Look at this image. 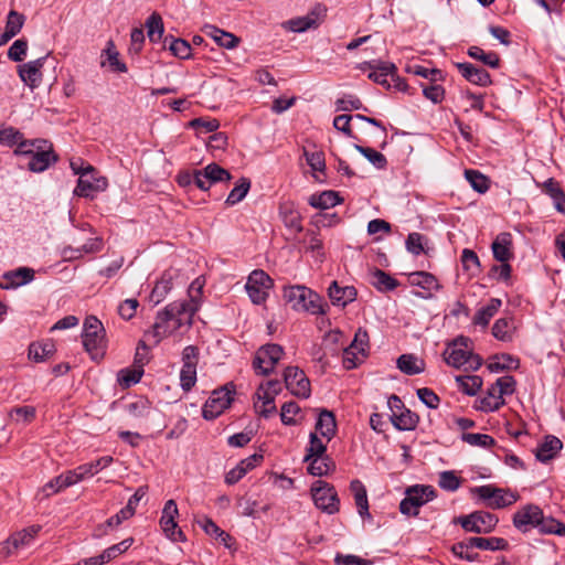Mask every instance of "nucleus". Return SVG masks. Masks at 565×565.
Returning a JSON list of instances; mask_svg holds the SVG:
<instances>
[{"label": "nucleus", "mask_w": 565, "mask_h": 565, "mask_svg": "<svg viewBox=\"0 0 565 565\" xmlns=\"http://www.w3.org/2000/svg\"><path fill=\"white\" fill-rule=\"evenodd\" d=\"M184 308L183 305L174 301L158 312L152 329L145 333L151 344L157 345L163 338L173 334L183 326L192 324V318L184 311Z\"/></svg>", "instance_id": "1"}, {"label": "nucleus", "mask_w": 565, "mask_h": 565, "mask_svg": "<svg viewBox=\"0 0 565 565\" xmlns=\"http://www.w3.org/2000/svg\"><path fill=\"white\" fill-rule=\"evenodd\" d=\"M445 362L466 371H477L482 365V359L473 353L472 341L467 337H458L444 352Z\"/></svg>", "instance_id": "2"}, {"label": "nucleus", "mask_w": 565, "mask_h": 565, "mask_svg": "<svg viewBox=\"0 0 565 565\" xmlns=\"http://www.w3.org/2000/svg\"><path fill=\"white\" fill-rule=\"evenodd\" d=\"M71 169L78 175L74 194L82 198H94L98 192L106 190L108 182L105 177L98 175L95 168L84 163L81 159L71 161Z\"/></svg>", "instance_id": "3"}, {"label": "nucleus", "mask_w": 565, "mask_h": 565, "mask_svg": "<svg viewBox=\"0 0 565 565\" xmlns=\"http://www.w3.org/2000/svg\"><path fill=\"white\" fill-rule=\"evenodd\" d=\"M282 297L295 311L311 315L324 313L321 297L305 286L297 285L285 287Z\"/></svg>", "instance_id": "4"}, {"label": "nucleus", "mask_w": 565, "mask_h": 565, "mask_svg": "<svg viewBox=\"0 0 565 565\" xmlns=\"http://www.w3.org/2000/svg\"><path fill=\"white\" fill-rule=\"evenodd\" d=\"M82 339L85 350L93 360H99L104 356L106 350L105 330L96 317L89 316L85 319Z\"/></svg>", "instance_id": "5"}, {"label": "nucleus", "mask_w": 565, "mask_h": 565, "mask_svg": "<svg viewBox=\"0 0 565 565\" xmlns=\"http://www.w3.org/2000/svg\"><path fill=\"white\" fill-rule=\"evenodd\" d=\"M436 491L431 486L415 484L406 488L405 497L399 503L402 514L416 516L419 508L434 500Z\"/></svg>", "instance_id": "6"}, {"label": "nucleus", "mask_w": 565, "mask_h": 565, "mask_svg": "<svg viewBox=\"0 0 565 565\" xmlns=\"http://www.w3.org/2000/svg\"><path fill=\"white\" fill-rule=\"evenodd\" d=\"M281 383L277 380H270L262 383L255 393V411L266 418L275 414V398L281 392Z\"/></svg>", "instance_id": "7"}, {"label": "nucleus", "mask_w": 565, "mask_h": 565, "mask_svg": "<svg viewBox=\"0 0 565 565\" xmlns=\"http://www.w3.org/2000/svg\"><path fill=\"white\" fill-rule=\"evenodd\" d=\"M311 497L315 505L324 513L334 514L339 511L340 500L333 486L317 480L311 486Z\"/></svg>", "instance_id": "8"}, {"label": "nucleus", "mask_w": 565, "mask_h": 565, "mask_svg": "<svg viewBox=\"0 0 565 565\" xmlns=\"http://www.w3.org/2000/svg\"><path fill=\"white\" fill-rule=\"evenodd\" d=\"M457 522L467 532H473L478 534H487L492 532L499 519L497 515L487 511H476L468 515L459 516Z\"/></svg>", "instance_id": "9"}, {"label": "nucleus", "mask_w": 565, "mask_h": 565, "mask_svg": "<svg viewBox=\"0 0 565 565\" xmlns=\"http://www.w3.org/2000/svg\"><path fill=\"white\" fill-rule=\"evenodd\" d=\"M273 285V279L264 270H254L248 276L245 289L252 302L260 305L268 298Z\"/></svg>", "instance_id": "10"}, {"label": "nucleus", "mask_w": 565, "mask_h": 565, "mask_svg": "<svg viewBox=\"0 0 565 565\" xmlns=\"http://www.w3.org/2000/svg\"><path fill=\"white\" fill-rule=\"evenodd\" d=\"M199 350L194 345H188L182 351V367L180 371V386L189 392L196 383V365Z\"/></svg>", "instance_id": "11"}, {"label": "nucleus", "mask_w": 565, "mask_h": 565, "mask_svg": "<svg viewBox=\"0 0 565 565\" xmlns=\"http://www.w3.org/2000/svg\"><path fill=\"white\" fill-rule=\"evenodd\" d=\"M40 530L41 527L39 525H32L13 533L2 543L0 547V556L2 558H7L15 554L18 551L28 547L34 541Z\"/></svg>", "instance_id": "12"}, {"label": "nucleus", "mask_w": 565, "mask_h": 565, "mask_svg": "<svg viewBox=\"0 0 565 565\" xmlns=\"http://www.w3.org/2000/svg\"><path fill=\"white\" fill-rule=\"evenodd\" d=\"M284 354L282 347L278 344H266L256 352L253 366L257 374L267 375L270 373Z\"/></svg>", "instance_id": "13"}, {"label": "nucleus", "mask_w": 565, "mask_h": 565, "mask_svg": "<svg viewBox=\"0 0 565 565\" xmlns=\"http://www.w3.org/2000/svg\"><path fill=\"white\" fill-rule=\"evenodd\" d=\"M233 401V391L228 386L214 390L202 408L205 419H214L220 416Z\"/></svg>", "instance_id": "14"}, {"label": "nucleus", "mask_w": 565, "mask_h": 565, "mask_svg": "<svg viewBox=\"0 0 565 565\" xmlns=\"http://www.w3.org/2000/svg\"><path fill=\"white\" fill-rule=\"evenodd\" d=\"M178 515L179 510L175 501L173 499L168 500L162 509L160 526L167 539L173 542H184L185 536L175 522Z\"/></svg>", "instance_id": "15"}, {"label": "nucleus", "mask_w": 565, "mask_h": 565, "mask_svg": "<svg viewBox=\"0 0 565 565\" xmlns=\"http://www.w3.org/2000/svg\"><path fill=\"white\" fill-rule=\"evenodd\" d=\"M542 512L543 510L536 504H525L513 514V525L522 533L537 529L539 522L542 520Z\"/></svg>", "instance_id": "16"}, {"label": "nucleus", "mask_w": 565, "mask_h": 565, "mask_svg": "<svg viewBox=\"0 0 565 565\" xmlns=\"http://www.w3.org/2000/svg\"><path fill=\"white\" fill-rule=\"evenodd\" d=\"M287 390L295 396L307 398L310 396V382L303 371L297 366H288L284 373Z\"/></svg>", "instance_id": "17"}, {"label": "nucleus", "mask_w": 565, "mask_h": 565, "mask_svg": "<svg viewBox=\"0 0 565 565\" xmlns=\"http://www.w3.org/2000/svg\"><path fill=\"white\" fill-rule=\"evenodd\" d=\"M230 179V172L217 163H210L194 173V183L203 191L209 190L213 183L228 181Z\"/></svg>", "instance_id": "18"}, {"label": "nucleus", "mask_w": 565, "mask_h": 565, "mask_svg": "<svg viewBox=\"0 0 565 565\" xmlns=\"http://www.w3.org/2000/svg\"><path fill=\"white\" fill-rule=\"evenodd\" d=\"M361 71L370 70L369 78L373 82L386 87L391 88V76H394V72L396 71L395 64L391 62L383 61H372V62H363L358 66Z\"/></svg>", "instance_id": "19"}, {"label": "nucleus", "mask_w": 565, "mask_h": 565, "mask_svg": "<svg viewBox=\"0 0 565 565\" xmlns=\"http://www.w3.org/2000/svg\"><path fill=\"white\" fill-rule=\"evenodd\" d=\"M324 8L317 7L305 17H297L288 21H285L282 23V28L287 31L296 33L306 32L310 29H316L319 26L324 15Z\"/></svg>", "instance_id": "20"}, {"label": "nucleus", "mask_w": 565, "mask_h": 565, "mask_svg": "<svg viewBox=\"0 0 565 565\" xmlns=\"http://www.w3.org/2000/svg\"><path fill=\"white\" fill-rule=\"evenodd\" d=\"M57 160L52 145L46 140H39L36 151L30 157L28 168L32 172H43Z\"/></svg>", "instance_id": "21"}, {"label": "nucleus", "mask_w": 565, "mask_h": 565, "mask_svg": "<svg viewBox=\"0 0 565 565\" xmlns=\"http://www.w3.org/2000/svg\"><path fill=\"white\" fill-rule=\"evenodd\" d=\"M46 61V56L23 63L18 66L20 79L31 89L38 88L43 78L42 68Z\"/></svg>", "instance_id": "22"}, {"label": "nucleus", "mask_w": 565, "mask_h": 565, "mask_svg": "<svg viewBox=\"0 0 565 565\" xmlns=\"http://www.w3.org/2000/svg\"><path fill=\"white\" fill-rule=\"evenodd\" d=\"M491 249L494 259L500 263L510 262L513 259L514 253L511 233H499L492 242Z\"/></svg>", "instance_id": "23"}, {"label": "nucleus", "mask_w": 565, "mask_h": 565, "mask_svg": "<svg viewBox=\"0 0 565 565\" xmlns=\"http://www.w3.org/2000/svg\"><path fill=\"white\" fill-rule=\"evenodd\" d=\"M328 295L334 306L345 307L356 299L358 291L353 286H342L334 280L328 288Z\"/></svg>", "instance_id": "24"}, {"label": "nucleus", "mask_w": 565, "mask_h": 565, "mask_svg": "<svg viewBox=\"0 0 565 565\" xmlns=\"http://www.w3.org/2000/svg\"><path fill=\"white\" fill-rule=\"evenodd\" d=\"M178 271L174 269L166 270L161 277L157 280L152 291L150 294V301L154 305H159L173 287V280L177 278Z\"/></svg>", "instance_id": "25"}, {"label": "nucleus", "mask_w": 565, "mask_h": 565, "mask_svg": "<svg viewBox=\"0 0 565 565\" xmlns=\"http://www.w3.org/2000/svg\"><path fill=\"white\" fill-rule=\"evenodd\" d=\"M203 32L210 36L218 46L233 50L238 46L241 39L231 32L224 31L213 24L203 26Z\"/></svg>", "instance_id": "26"}, {"label": "nucleus", "mask_w": 565, "mask_h": 565, "mask_svg": "<svg viewBox=\"0 0 565 565\" xmlns=\"http://www.w3.org/2000/svg\"><path fill=\"white\" fill-rule=\"evenodd\" d=\"M457 68L467 81L475 85L488 86L491 84L489 73L471 63H458Z\"/></svg>", "instance_id": "27"}, {"label": "nucleus", "mask_w": 565, "mask_h": 565, "mask_svg": "<svg viewBox=\"0 0 565 565\" xmlns=\"http://www.w3.org/2000/svg\"><path fill=\"white\" fill-rule=\"evenodd\" d=\"M263 459L262 455L254 454L243 459L235 468L231 469L225 476L227 484H235L238 482L249 470L255 468Z\"/></svg>", "instance_id": "28"}, {"label": "nucleus", "mask_w": 565, "mask_h": 565, "mask_svg": "<svg viewBox=\"0 0 565 565\" xmlns=\"http://www.w3.org/2000/svg\"><path fill=\"white\" fill-rule=\"evenodd\" d=\"M34 278V270L28 267H20L10 270L3 275V282L1 287L4 289L20 287L32 281Z\"/></svg>", "instance_id": "29"}, {"label": "nucleus", "mask_w": 565, "mask_h": 565, "mask_svg": "<svg viewBox=\"0 0 565 565\" xmlns=\"http://www.w3.org/2000/svg\"><path fill=\"white\" fill-rule=\"evenodd\" d=\"M562 447L563 444L557 437L547 436L544 441L539 445L535 456L541 462H547L561 451Z\"/></svg>", "instance_id": "30"}, {"label": "nucleus", "mask_w": 565, "mask_h": 565, "mask_svg": "<svg viewBox=\"0 0 565 565\" xmlns=\"http://www.w3.org/2000/svg\"><path fill=\"white\" fill-rule=\"evenodd\" d=\"M515 331L516 326L512 318H500L492 326V335L502 342H511Z\"/></svg>", "instance_id": "31"}, {"label": "nucleus", "mask_w": 565, "mask_h": 565, "mask_svg": "<svg viewBox=\"0 0 565 565\" xmlns=\"http://www.w3.org/2000/svg\"><path fill=\"white\" fill-rule=\"evenodd\" d=\"M350 489L353 493L355 505L358 509V513L361 518H371V514L369 512V500H367V493L364 484L355 479L352 480L350 483Z\"/></svg>", "instance_id": "32"}, {"label": "nucleus", "mask_w": 565, "mask_h": 565, "mask_svg": "<svg viewBox=\"0 0 565 565\" xmlns=\"http://www.w3.org/2000/svg\"><path fill=\"white\" fill-rule=\"evenodd\" d=\"M502 306V301L499 298H491L487 305L481 307L475 315L472 322L473 324L486 328L494 315L499 311Z\"/></svg>", "instance_id": "33"}, {"label": "nucleus", "mask_w": 565, "mask_h": 565, "mask_svg": "<svg viewBox=\"0 0 565 565\" xmlns=\"http://www.w3.org/2000/svg\"><path fill=\"white\" fill-rule=\"evenodd\" d=\"M316 430L322 437L327 438V441H330L337 431L334 415L329 411L320 412L316 424Z\"/></svg>", "instance_id": "34"}, {"label": "nucleus", "mask_w": 565, "mask_h": 565, "mask_svg": "<svg viewBox=\"0 0 565 565\" xmlns=\"http://www.w3.org/2000/svg\"><path fill=\"white\" fill-rule=\"evenodd\" d=\"M543 191L553 200L554 207L565 214V194L559 183L550 178L543 183Z\"/></svg>", "instance_id": "35"}, {"label": "nucleus", "mask_w": 565, "mask_h": 565, "mask_svg": "<svg viewBox=\"0 0 565 565\" xmlns=\"http://www.w3.org/2000/svg\"><path fill=\"white\" fill-rule=\"evenodd\" d=\"M408 281L412 286H417L431 292L440 288L437 278L427 271H415L409 274Z\"/></svg>", "instance_id": "36"}, {"label": "nucleus", "mask_w": 565, "mask_h": 565, "mask_svg": "<svg viewBox=\"0 0 565 565\" xmlns=\"http://www.w3.org/2000/svg\"><path fill=\"white\" fill-rule=\"evenodd\" d=\"M306 461L309 462L308 472L312 476L322 477L334 469L333 461L326 455L316 456Z\"/></svg>", "instance_id": "37"}, {"label": "nucleus", "mask_w": 565, "mask_h": 565, "mask_svg": "<svg viewBox=\"0 0 565 565\" xmlns=\"http://www.w3.org/2000/svg\"><path fill=\"white\" fill-rule=\"evenodd\" d=\"M397 367L407 375H415L425 370V363L413 354H402L397 359Z\"/></svg>", "instance_id": "38"}, {"label": "nucleus", "mask_w": 565, "mask_h": 565, "mask_svg": "<svg viewBox=\"0 0 565 565\" xmlns=\"http://www.w3.org/2000/svg\"><path fill=\"white\" fill-rule=\"evenodd\" d=\"M520 495L511 490L497 488L493 501L488 503L491 509H503L514 504L519 501Z\"/></svg>", "instance_id": "39"}, {"label": "nucleus", "mask_w": 565, "mask_h": 565, "mask_svg": "<svg viewBox=\"0 0 565 565\" xmlns=\"http://www.w3.org/2000/svg\"><path fill=\"white\" fill-rule=\"evenodd\" d=\"M479 403V409L489 413L498 411L504 404V398L498 393L493 385H491Z\"/></svg>", "instance_id": "40"}, {"label": "nucleus", "mask_w": 565, "mask_h": 565, "mask_svg": "<svg viewBox=\"0 0 565 565\" xmlns=\"http://www.w3.org/2000/svg\"><path fill=\"white\" fill-rule=\"evenodd\" d=\"M340 198L334 191H324L320 194H313L309 199V204L317 209H331L340 203Z\"/></svg>", "instance_id": "41"}, {"label": "nucleus", "mask_w": 565, "mask_h": 565, "mask_svg": "<svg viewBox=\"0 0 565 565\" xmlns=\"http://www.w3.org/2000/svg\"><path fill=\"white\" fill-rule=\"evenodd\" d=\"M470 545L483 551H503L508 542L502 537H470Z\"/></svg>", "instance_id": "42"}, {"label": "nucleus", "mask_w": 565, "mask_h": 565, "mask_svg": "<svg viewBox=\"0 0 565 565\" xmlns=\"http://www.w3.org/2000/svg\"><path fill=\"white\" fill-rule=\"evenodd\" d=\"M539 523L537 530L543 534L565 535V524L553 516H545L542 512V520Z\"/></svg>", "instance_id": "43"}, {"label": "nucleus", "mask_w": 565, "mask_h": 565, "mask_svg": "<svg viewBox=\"0 0 565 565\" xmlns=\"http://www.w3.org/2000/svg\"><path fill=\"white\" fill-rule=\"evenodd\" d=\"M371 282L379 291H390L398 286L395 278L381 269H375L372 273Z\"/></svg>", "instance_id": "44"}, {"label": "nucleus", "mask_w": 565, "mask_h": 565, "mask_svg": "<svg viewBox=\"0 0 565 565\" xmlns=\"http://www.w3.org/2000/svg\"><path fill=\"white\" fill-rule=\"evenodd\" d=\"M393 425L399 430L414 429L417 424V416L409 409H404L395 415H391Z\"/></svg>", "instance_id": "45"}, {"label": "nucleus", "mask_w": 565, "mask_h": 565, "mask_svg": "<svg viewBox=\"0 0 565 565\" xmlns=\"http://www.w3.org/2000/svg\"><path fill=\"white\" fill-rule=\"evenodd\" d=\"M132 514L130 513V510L126 509L125 507L115 515L109 518L104 524H100L96 531L95 536H102L107 534V529H113L119 526L124 521L130 519Z\"/></svg>", "instance_id": "46"}, {"label": "nucleus", "mask_w": 565, "mask_h": 565, "mask_svg": "<svg viewBox=\"0 0 565 565\" xmlns=\"http://www.w3.org/2000/svg\"><path fill=\"white\" fill-rule=\"evenodd\" d=\"M148 38L151 42H159L163 35L164 28L160 14L153 12L146 21Z\"/></svg>", "instance_id": "47"}, {"label": "nucleus", "mask_w": 565, "mask_h": 565, "mask_svg": "<svg viewBox=\"0 0 565 565\" xmlns=\"http://www.w3.org/2000/svg\"><path fill=\"white\" fill-rule=\"evenodd\" d=\"M458 387L467 395H476L482 386V380L478 375L457 376Z\"/></svg>", "instance_id": "48"}, {"label": "nucleus", "mask_w": 565, "mask_h": 565, "mask_svg": "<svg viewBox=\"0 0 565 565\" xmlns=\"http://www.w3.org/2000/svg\"><path fill=\"white\" fill-rule=\"evenodd\" d=\"M468 55L475 60L481 61L484 65L492 68H497L499 66L500 58L494 52H486L479 46H471L468 50Z\"/></svg>", "instance_id": "49"}, {"label": "nucleus", "mask_w": 565, "mask_h": 565, "mask_svg": "<svg viewBox=\"0 0 565 565\" xmlns=\"http://www.w3.org/2000/svg\"><path fill=\"white\" fill-rule=\"evenodd\" d=\"M465 177L471 188L479 193H486L489 189V179L477 170H466Z\"/></svg>", "instance_id": "50"}, {"label": "nucleus", "mask_w": 565, "mask_h": 565, "mask_svg": "<svg viewBox=\"0 0 565 565\" xmlns=\"http://www.w3.org/2000/svg\"><path fill=\"white\" fill-rule=\"evenodd\" d=\"M127 414L134 418L147 417L151 412V404L146 398H138L126 406Z\"/></svg>", "instance_id": "51"}, {"label": "nucleus", "mask_w": 565, "mask_h": 565, "mask_svg": "<svg viewBox=\"0 0 565 565\" xmlns=\"http://www.w3.org/2000/svg\"><path fill=\"white\" fill-rule=\"evenodd\" d=\"M301 409L295 402L285 403L281 406L280 418L285 425H297L299 423Z\"/></svg>", "instance_id": "52"}, {"label": "nucleus", "mask_w": 565, "mask_h": 565, "mask_svg": "<svg viewBox=\"0 0 565 565\" xmlns=\"http://www.w3.org/2000/svg\"><path fill=\"white\" fill-rule=\"evenodd\" d=\"M250 188V181L247 178H242L239 183L234 186L226 198L225 203L227 205H235L241 202L248 193Z\"/></svg>", "instance_id": "53"}, {"label": "nucleus", "mask_w": 565, "mask_h": 565, "mask_svg": "<svg viewBox=\"0 0 565 565\" xmlns=\"http://www.w3.org/2000/svg\"><path fill=\"white\" fill-rule=\"evenodd\" d=\"M355 149L363 154L375 168L384 169L387 164L385 156L377 150L369 147L354 146Z\"/></svg>", "instance_id": "54"}, {"label": "nucleus", "mask_w": 565, "mask_h": 565, "mask_svg": "<svg viewBox=\"0 0 565 565\" xmlns=\"http://www.w3.org/2000/svg\"><path fill=\"white\" fill-rule=\"evenodd\" d=\"M104 54L106 55L107 62L113 71L120 73L127 72L126 64L119 61V53L116 50L113 41H108L107 46L104 50Z\"/></svg>", "instance_id": "55"}, {"label": "nucleus", "mask_w": 565, "mask_h": 565, "mask_svg": "<svg viewBox=\"0 0 565 565\" xmlns=\"http://www.w3.org/2000/svg\"><path fill=\"white\" fill-rule=\"evenodd\" d=\"M142 374V369H124L118 373V382L122 387H130L141 380Z\"/></svg>", "instance_id": "56"}, {"label": "nucleus", "mask_w": 565, "mask_h": 565, "mask_svg": "<svg viewBox=\"0 0 565 565\" xmlns=\"http://www.w3.org/2000/svg\"><path fill=\"white\" fill-rule=\"evenodd\" d=\"M476 548L475 545H470V539L463 542H459L454 544L451 547L452 553L465 561L475 562L478 557V554L472 550Z\"/></svg>", "instance_id": "57"}, {"label": "nucleus", "mask_w": 565, "mask_h": 565, "mask_svg": "<svg viewBox=\"0 0 565 565\" xmlns=\"http://www.w3.org/2000/svg\"><path fill=\"white\" fill-rule=\"evenodd\" d=\"M53 352L51 343H32L29 347V358L35 362H43Z\"/></svg>", "instance_id": "58"}, {"label": "nucleus", "mask_w": 565, "mask_h": 565, "mask_svg": "<svg viewBox=\"0 0 565 565\" xmlns=\"http://www.w3.org/2000/svg\"><path fill=\"white\" fill-rule=\"evenodd\" d=\"M461 263L463 269L469 271L470 275L475 276L480 270V260L478 255L471 249H463L461 254Z\"/></svg>", "instance_id": "59"}, {"label": "nucleus", "mask_w": 565, "mask_h": 565, "mask_svg": "<svg viewBox=\"0 0 565 565\" xmlns=\"http://www.w3.org/2000/svg\"><path fill=\"white\" fill-rule=\"evenodd\" d=\"M198 524L210 536L220 537L223 542H226L227 539H230V535L226 532L221 530L216 523L206 516L198 520Z\"/></svg>", "instance_id": "60"}, {"label": "nucleus", "mask_w": 565, "mask_h": 565, "mask_svg": "<svg viewBox=\"0 0 565 565\" xmlns=\"http://www.w3.org/2000/svg\"><path fill=\"white\" fill-rule=\"evenodd\" d=\"M438 484L441 489L454 492L460 487L461 480L455 471L447 470L439 473Z\"/></svg>", "instance_id": "61"}, {"label": "nucleus", "mask_w": 565, "mask_h": 565, "mask_svg": "<svg viewBox=\"0 0 565 565\" xmlns=\"http://www.w3.org/2000/svg\"><path fill=\"white\" fill-rule=\"evenodd\" d=\"M461 439L469 444L470 446L477 447H489L494 444V439L487 434H475V433H463Z\"/></svg>", "instance_id": "62"}, {"label": "nucleus", "mask_w": 565, "mask_h": 565, "mask_svg": "<svg viewBox=\"0 0 565 565\" xmlns=\"http://www.w3.org/2000/svg\"><path fill=\"white\" fill-rule=\"evenodd\" d=\"M28 41L24 39L15 40L8 50V57L13 62H22L26 56Z\"/></svg>", "instance_id": "63"}, {"label": "nucleus", "mask_w": 565, "mask_h": 565, "mask_svg": "<svg viewBox=\"0 0 565 565\" xmlns=\"http://www.w3.org/2000/svg\"><path fill=\"white\" fill-rule=\"evenodd\" d=\"M362 102L354 95H345L338 98L335 102V109L338 111H351L359 110L362 108Z\"/></svg>", "instance_id": "64"}]
</instances>
